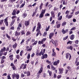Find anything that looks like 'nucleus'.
Wrapping results in <instances>:
<instances>
[{"mask_svg": "<svg viewBox=\"0 0 79 79\" xmlns=\"http://www.w3.org/2000/svg\"><path fill=\"white\" fill-rule=\"evenodd\" d=\"M45 49H43V50L42 49L41 52H40L39 53V52H37L36 53V55L37 56H41V55H44V54L45 53Z\"/></svg>", "mask_w": 79, "mask_h": 79, "instance_id": "nucleus-1", "label": "nucleus"}, {"mask_svg": "<svg viewBox=\"0 0 79 79\" xmlns=\"http://www.w3.org/2000/svg\"><path fill=\"white\" fill-rule=\"evenodd\" d=\"M42 71H43V67H42L39 71L38 73H37V78H39L40 76V74L42 73Z\"/></svg>", "mask_w": 79, "mask_h": 79, "instance_id": "nucleus-2", "label": "nucleus"}, {"mask_svg": "<svg viewBox=\"0 0 79 79\" xmlns=\"http://www.w3.org/2000/svg\"><path fill=\"white\" fill-rule=\"evenodd\" d=\"M46 9H45L44 10L43 9L42 11L41 12V13L40 15L39 16V18H42L43 17H44V15L45 14V12Z\"/></svg>", "mask_w": 79, "mask_h": 79, "instance_id": "nucleus-3", "label": "nucleus"}, {"mask_svg": "<svg viewBox=\"0 0 79 79\" xmlns=\"http://www.w3.org/2000/svg\"><path fill=\"white\" fill-rule=\"evenodd\" d=\"M51 42L54 45V46L55 47H56L58 46V43H57L56 40L54 41V40L52 39L51 40Z\"/></svg>", "mask_w": 79, "mask_h": 79, "instance_id": "nucleus-4", "label": "nucleus"}, {"mask_svg": "<svg viewBox=\"0 0 79 79\" xmlns=\"http://www.w3.org/2000/svg\"><path fill=\"white\" fill-rule=\"evenodd\" d=\"M37 26V29L36 31V32H37L38 31V30L40 31V29H41V27H42L41 26V24H40V22H38V23Z\"/></svg>", "mask_w": 79, "mask_h": 79, "instance_id": "nucleus-5", "label": "nucleus"}, {"mask_svg": "<svg viewBox=\"0 0 79 79\" xmlns=\"http://www.w3.org/2000/svg\"><path fill=\"white\" fill-rule=\"evenodd\" d=\"M10 66H12L11 68H12L13 70H15V71L16 70V67L15 66V65H14V64L12 63L11 64Z\"/></svg>", "mask_w": 79, "mask_h": 79, "instance_id": "nucleus-6", "label": "nucleus"}, {"mask_svg": "<svg viewBox=\"0 0 79 79\" xmlns=\"http://www.w3.org/2000/svg\"><path fill=\"white\" fill-rule=\"evenodd\" d=\"M60 63V60H57V61H55L53 63L54 66H57Z\"/></svg>", "mask_w": 79, "mask_h": 79, "instance_id": "nucleus-7", "label": "nucleus"}, {"mask_svg": "<svg viewBox=\"0 0 79 79\" xmlns=\"http://www.w3.org/2000/svg\"><path fill=\"white\" fill-rule=\"evenodd\" d=\"M51 17H52V18H55V12L54 11H52L51 12Z\"/></svg>", "mask_w": 79, "mask_h": 79, "instance_id": "nucleus-8", "label": "nucleus"}, {"mask_svg": "<svg viewBox=\"0 0 79 79\" xmlns=\"http://www.w3.org/2000/svg\"><path fill=\"white\" fill-rule=\"evenodd\" d=\"M53 35H54V33L52 32L50 33L49 35V39H52V38L53 37Z\"/></svg>", "mask_w": 79, "mask_h": 79, "instance_id": "nucleus-9", "label": "nucleus"}, {"mask_svg": "<svg viewBox=\"0 0 79 79\" xmlns=\"http://www.w3.org/2000/svg\"><path fill=\"white\" fill-rule=\"evenodd\" d=\"M61 32L64 34L67 33V32H68V29H66L65 30V31L64 30V29H62Z\"/></svg>", "mask_w": 79, "mask_h": 79, "instance_id": "nucleus-10", "label": "nucleus"}, {"mask_svg": "<svg viewBox=\"0 0 79 79\" xmlns=\"http://www.w3.org/2000/svg\"><path fill=\"white\" fill-rule=\"evenodd\" d=\"M43 56L41 57V59H44V58H47L48 57V56L47 54H45L44 55H42Z\"/></svg>", "mask_w": 79, "mask_h": 79, "instance_id": "nucleus-11", "label": "nucleus"}, {"mask_svg": "<svg viewBox=\"0 0 79 79\" xmlns=\"http://www.w3.org/2000/svg\"><path fill=\"white\" fill-rule=\"evenodd\" d=\"M58 69L59 72V74H63V71L64 70V69H63L59 68Z\"/></svg>", "mask_w": 79, "mask_h": 79, "instance_id": "nucleus-12", "label": "nucleus"}, {"mask_svg": "<svg viewBox=\"0 0 79 79\" xmlns=\"http://www.w3.org/2000/svg\"><path fill=\"white\" fill-rule=\"evenodd\" d=\"M29 21H25L24 23V24L25 25V26L27 27L29 25Z\"/></svg>", "mask_w": 79, "mask_h": 79, "instance_id": "nucleus-13", "label": "nucleus"}, {"mask_svg": "<svg viewBox=\"0 0 79 79\" xmlns=\"http://www.w3.org/2000/svg\"><path fill=\"white\" fill-rule=\"evenodd\" d=\"M16 9H14L12 13V15L13 16H16Z\"/></svg>", "mask_w": 79, "mask_h": 79, "instance_id": "nucleus-14", "label": "nucleus"}, {"mask_svg": "<svg viewBox=\"0 0 79 79\" xmlns=\"http://www.w3.org/2000/svg\"><path fill=\"white\" fill-rule=\"evenodd\" d=\"M20 34H21V33L20 32H18L17 31H16L15 34V36L20 35Z\"/></svg>", "mask_w": 79, "mask_h": 79, "instance_id": "nucleus-15", "label": "nucleus"}, {"mask_svg": "<svg viewBox=\"0 0 79 79\" xmlns=\"http://www.w3.org/2000/svg\"><path fill=\"white\" fill-rule=\"evenodd\" d=\"M31 48H29V46H27L26 47V48L27 49V51L28 52H29V51H30V52H31V50H32V47L31 46H30Z\"/></svg>", "mask_w": 79, "mask_h": 79, "instance_id": "nucleus-16", "label": "nucleus"}, {"mask_svg": "<svg viewBox=\"0 0 79 79\" xmlns=\"http://www.w3.org/2000/svg\"><path fill=\"white\" fill-rule=\"evenodd\" d=\"M13 54H11V55H9V58H10V60L11 61L13 60Z\"/></svg>", "mask_w": 79, "mask_h": 79, "instance_id": "nucleus-17", "label": "nucleus"}, {"mask_svg": "<svg viewBox=\"0 0 79 79\" xmlns=\"http://www.w3.org/2000/svg\"><path fill=\"white\" fill-rule=\"evenodd\" d=\"M17 45H18V44H17L16 43H15L12 45V47L14 49H15V48H16Z\"/></svg>", "mask_w": 79, "mask_h": 79, "instance_id": "nucleus-18", "label": "nucleus"}, {"mask_svg": "<svg viewBox=\"0 0 79 79\" xmlns=\"http://www.w3.org/2000/svg\"><path fill=\"white\" fill-rule=\"evenodd\" d=\"M31 37H30V38H28L27 39V41H26V44H28V43L29 42V41H31Z\"/></svg>", "mask_w": 79, "mask_h": 79, "instance_id": "nucleus-19", "label": "nucleus"}, {"mask_svg": "<svg viewBox=\"0 0 79 79\" xmlns=\"http://www.w3.org/2000/svg\"><path fill=\"white\" fill-rule=\"evenodd\" d=\"M4 22L6 26L7 27L8 26V21L4 20Z\"/></svg>", "mask_w": 79, "mask_h": 79, "instance_id": "nucleus-20", "label": "nucleus"}, {"mask_svg": "<svg viewBox=\"0 0 79 79\" xmlns=\"http://www.w3.org/2000/svg\"><path fill=\"white\" fill-rule=\"evenodd\" d=\"M31 32L29 31H28L26 33V36H28V35H31Z\"/></svg>", "mask_w": 79, "mask_h": 79, "instance_id": "nucleus-21", "label": "nucleus"}, {"mask_svg": "<svg viewBox=\"0 0 79 79\" xmlns=\"http://www.w3.org/2000/svg\"><path fill=\"white\" fill-rule=\"evenodd\" d=\"M5 50H6V48L5 47H4L3 48L1 49V53L2 52H5Z\"/></svg>", "mask_w": 79, "mask_h": 79, "instance_id": "nucleus-22", "label": "nucleus"}, {"mask_svg": "<svg viewBox=\"0 0 79 79\" xmlns=\"http://www.w3.org/2000/svg\"><path fill=\"white\" fill-rule=\"evenodd\" d=\"M36 32H37L36 34V37H37V36H38V35H39V34H41L40 30H38V31H36Z\"/></svg>", "mask_w": 79, "mask_h": 79, "instance_id": "nucleus-23", "label": "nucleus"}, {"mask_svg": "<svg viewBox=\"0 0 79 79\" xmlns=\"http://www.w3.org/2000/svg\"><path fill=\"white\" fill-rule=\"evenodd\" d=\"M48 73L50 76H52V71H50V70H48Z\"/></svg>", "mask_w": 79, "mask_h": 79, "instance_id": "nucleus-24", "label": "nucleus"}, {"mask_svg": "<svg viewBox=\"0 0 79 79\" xmlns=\"http://www.w3.org/2000/svg\"><path fill=\"white\" fill-rule=\"evenodd\" d=\"M27 16V14L26 13H24L23 14L22 16L24 18H26V16Z\"/></svg>", "mask_w": 79, "mask_h": 79, "instance_id": "nucleus-25", "label": "nucleus"}, {"mask_svg": "<svg viewBox=\"0 0 79 79\" xmlns=\"http://www.w3.org/2000/svg\"><path fill=\"white\" fill-rule=\"evenodd\" d=\"M6 36L7 37V38H8L9 40H11V37L10 36L8 35V34H6Z\"/></svg>", "mask_w": 79, "mask_h": 79, "instance_id": "nucleus-26", "label": "nucleus"}, {"mask_svg": "<svg viewBox=\"0 0 79 79\" xmlns=\"http://www.w3.org/2000/svg\"><path fill=\"white\" fill-rule=\"evenodd\" d=\"M15 77H16V79H18L19 78V75L18 73L16 74Z\"/></svg>", "mask_w": 79, "mask_h": 79, "instance_id": "nucleus-27", "label": "nucleus"}, {"mask_svg": "<svg viewBox=\"0 0 79 79\" xmlns=\"http://www.w3.org/2000/svg\"><path fill=\"white\" fill-rule=\"evenodd\" d=\"M16 74L15 73H14L12 75V78L13 79H14L15 78V77H16Z\"/></svg>", "mask_w": 79, "mask_h": 79, "instance_id": "nucleus-28", "label": "nucleus"}, {"mask_svg": "<svg viewBox=\"0 0 79 79\" xmlns=\"http://www.w3.org/2000/svg\"><path fill=\"white\" fill-rule=\"evenodd\" d=\"M43 7V3H41V5L40 6V10H41Z\"/></svg>", "mask_w": 79, "mask_h": 79, "instance_id": "nucleus-29", "label": "nucleus"}, {"mask_svg": "<svg viewBox=\"0 0 79 79\" xmlns=\"http://www.w3.org/2000/svg\"><path fill=\"white\" fill-rule=\"evenodd\" d=\"M51 69H52L53 71H55V68L52 65L51 66Z\"/></svg>", "mask_w": 79, "mask_h": 79, "instance_id": "nucleus-30", "label": "nucleus"}, {"mask_svg": "<svg viewBox=\"0 0 79 79\" xmlns=\"http://www.w3.org/2000/svg\"><path fill=\"white\" fill-rule=\"evenodd\" d=\"M25 40H24V39H23L22 40L21 42L20 43V45H23V44H24V43Z\"/></svg>", "mask_w": 79, "mask_h": 79, "instance_id": "nucleus-31", "label": "nucleus"}, {"mask_svg": "<svg viewBox=\"0 0 79 79\" xmlns=\"http://www.w3.org/2000/svg\"><path fill=\"white\" fill-rule=\"evenodd\" d=\"M61 77H62V76H61V75H59L57 76V79H60V78H61Z\"/></svg>", "mask_w": 79, "mask_h": 79, "instance_id": "nucleus-32", "label": "nucleus"}, {"mask_svg": "<svg viewBox=\"0 0 79 79\" xmlns=\"http://www.w3.org/2000/svg\"><path fill=\"white\" fill-rule=\"evenodd\" d=\"M27 77H28L29 76H31V73H30V71H28L27 72Z\"/></svg>", "mask_w": 79, "mask_h": 79, "instance_id": "nucleus-33", "label": "nucleus"}, {"mask_svg": "<svg viewBox=\"0 0 79 79\" xmlns=\"http://www.w3.org/2000/svg\"><path fill=\"white\" fill-rule=\"evenodd\" d=\"M37 13V12H34L33 13L32 15V17H34V16L36 15V13Z\"/></svg>", "mask_w": 79, "mask_h": 79, "instance_id": "nucleus-34", "label": "nucleus"}, {"mask_svg": "<svg viewBox=\"0 0 79 79\" xmlns=\"http://www.w3.org/2000/svg\"><path fill=\"white\" fill-rule=\"evenodd\" d=\"M47 34V32H45L43 34V37H46Z\"/></svg>", "mask_w": 79, "mask_h": 79, "instance_id": "nucleus-35", "label": "nucleus"}, {"mask_svg": "<svg viewBox=\"0 0 79 79\" xmlns=\"http://www.w3.org/2000/svg\"><path fill=\"white\" fill-rule=\"evenodd\" d=\"M75 63H77L76 66H79V62H77V60H76L75 62Z\"/></svg>", "mask_w": 79, "mask_h": 79, "instance_id": "nucleus-36", "label": "nucleus"}, {"mask_svg": "<svg viewBox=\"0 0 79 79\" xmlns=\"http://www.w3.org/2000/svg\"><path fill=\"white\" fill-rule=\"evenodd\" d=\"M37 42H38L37 41H35L34 43L32 44V45H36L37 44Z\"/></svg>", "mask_w": 79, "mask_h": 79, "instance_id": "nucleus-37", "label": "nucleus"}, {"mask_svg": "<svg viewBox=\"0 0 79 79\" xmlns=\"http://www.w3.org/2000/svg\"><path fill=\"white\" fill-rule=\"evenodd\" d=\"M24 64H22L21 66H20L19 69H23L22 67L24 66Z\"/></svg>", "mask_w": 79, "mask_h": 79, "instance_id": "nucleus-38", "label": "nucleus"}, {"mask_svg": "<svg viewBox=\"0 0 79 79\" xmlns=\"http://www.w3.org/2000/svg\"><path fill=\"white\" fill-rule=\"evenodd\" d=\"M66 24V22H63L62 23V26H65Z\"/></svg>", "mask_w": 79, "mask_h": 79, "instance_id": "nucleus-39", "label": "nucleus"}, {"mask_svg": "<svg viewBox=\"0 0 79 79\" xmlns=\"http://www.w3.org/2000/svg\"><path fill=\"white\" fill-rule=\"evenodd\" d=\"M18 27H19L21 28L22 27V23H20L18 25Z\"/></svg>", "mask_w": 79, "mask_h": 79, "instance_id": "nucleus-40", "label": "nucleus"}, {"mask_svg": "<svg viewBox=\"0 0 79 79\" xmlns=\"http://www.w3.org/2000/svg\"><path fill=\"white\" fill-rule=\"evenodd\" d=\"M24 3L22 4L20 6V8H23V6H24V5H25V2H24Z\"/></svg>", "mask_w": 79, "mask_h": 79, "instance_id": "nucleus-41", "label": "nucleus"}, {"mask_svg": "<svg viewBox=\"0 0 79 79\" xmlns=\"http://www.w3.org/2000/svg\"><path fill=\"white\" fill-rule=\"evenodd\" d=\"M21 35H24L25 34V32H24V31H22L21 32Z\"/></svg>", "mask_w": 79, "mask_h": 79, "instance_id": "nucleus-42", "label": "nucleus"}, {"mask_svg": "<svg viewBox=\"0 0 79 79\" xmlns=\"http://www.w3.org/2000/svg\"><path fill=\"white\" fill-rule=\"evenodd\" d=\"M39 44H43V40H42L41 41H38Z\"/></svg>", "mask_w": 79, "mask_h": 79, "instance_id": "nucleus-43", "label": "nucleus"}, {"mask_svg": "<svg viewBox=\"0 0 79 79\" xmlns=\"http://www.w3.org/2000/svg\"><path fill=\"white\" fill-rule=\"evenodd\" d=\"M30 57H31V55H30V54L29 53L28 54L27 56V59H28L29 60V59H30Z\"/></svg>", "mask_w": 79, "mask_h": 79, "instance_id": "nucleus-44", "label": "nucleus"}, {"mask_svg": "<svg viewBox=\"0 0 79 79\" xmlns=\"http://www.w3.org/2000/svg\"><path fill=\"white\" fill-rule=\"evenodd\" d=\"M74 35H72L71 36V37H70V39L71 40H73L74 39Z\"/></svg>", "mask_w": 79, "mask_h": 79, "instance_id": "nucleus-45", "label": "nucleus"}, {"mask_svg": "<svg viewBox=\"0 0 79 79\" xmlns=\"http://www.w3.org/2000/svg\"><path fill=\"white\" fill-rule=\"evenodd\" d=\"M3 21H4L3 19L0 20V25H2V24H3Z\"/></svg>", "mask_w": 79, "mask_h": 79, "instance_id": "nucleus-46", "label": "nucleus"}, {"mask_svg": "<svg viewBox=\"0 0 79 79\" xmlns=\"http://www.w3.org/2000/svg\"><path fill=\"white\" fill-rule=\"evenodd\" d=\"M15 18H17V16H16V15L14 16H13L11 17V19H12V20H13V19H15Z\"/></svg>", "mask_w": 79, "mask_h": 79, "instance_id": "nucleus-47", "label": "nucleus"}, {"mask_svg": "<svg viewBox=\"0 0 79 79\" xmlns=\"http://www.w3.org/2000/svg\"><path fill=\"white\" fill-rule=\"evenodd\" d=\"M12 40L13 41V42H15V41H16V39L14 38V37H11Z\"/></svg>", "mask_w": 79, "mask_h": 79, "instance_id": "nucleus-48", "label": "nucleus"}, {"mask_svg": "<svg viewBox=\"0 0 79 79\" xmlns=\"http://www.w3.org/2000/svg\"><path fill=\"white\" fill-rule=\"evenodd\" d=\"M62 19V16H60L59 18H58L57 19L58 21H60Z\"/></svg>", "mask_w": 79, "mask_h": 79, "instance_id": "nucleus-49", "label": "nucleus"}, {"mask_svg": "<svg viewBox=\"0 0 79 79\" xmlns=\"http://www.w3.org/2000/svg\"><path fill=\"white\" fill-rule=\"evenodd\" d=\"M26 66H27V64H24L22 69H26Z\"/></svg>", "mask_w": 79, "mask_h": 79, "instance_id": "nucleus-50", "label": "nucleus"}, {"mask_svg": "<svg viewBox=\"0 0 79 79\" xmlns=\"http://www.w3.org/2000/svg\"><path fill=\"white\" fill-rule=\"evenodd\" d=\"M23 50H22L20 53V56H23Z\"/></svg>", "mask_w": 79, "mask_h": 79, "instance_id": "nucleus-51", "label": "nucleus"}, {"mask_svg": "<svg viewBox=\"0 0 79 79\" xmlns=\"http://www.w3.org/2000/svg\"><path fill=\"white\" fill-rule=\"evenodd\" d=\"M66 18H68V19H69V14H68L65 17Z\"/></svg>", "mask_w": 79, "mask_h": 79, "instance_id": "nucleus-52", "label": "nucleus"}, {"mask_svg": "<svg viewBox=\"0 0 79 79\" xmlns=\"http://www.w3.org/2000/svg\"><path fill=\"white\" fill-rule=\"evenodd\" d=\"M69 54L68 53H67L66 54V58H67V59H68V58H69Z\"/></svg>", "mask_w": 79, "mask_h": 79, "instance_id": "nucleus-53", "label": "nucleus"}, {"mask_svg": "<svg viewBox=\"0 0 79 79\" xmlns=\"http://www.w3.org/2000/svg\"><path fill=\"white\" fill-rule=\"evenodd\" d=\"M60 26H61V24L60 23L57 24L56 25L57 28H60Z\"/></svg>", "mask_w": 79, "mask_h": 79, "instance_id": "nucleus-54", "label": "nucleus"}, {"mask_svg": "<svg viewBox=\"0 0 79 79\" xmlns=\"http://www.w3.org/2000/svg\"><path fill=\"white\" fill-rule=\"evenodd\" d=\"M52 56H55V57H56V53L53 52L52 54Z\"/></svg>", "mask_w": 79, "mask_h": 79, "instance_id": "nucleus-55", "label": "nucleus"}, {"mask_svg": "<svg viewBox=\"0 0 79 79\" xmlns=\"http://www.w3.org/2000/svg\"><path fill=\"white\" fill-rule=\"evenodd\" d=\"M68 36H66L64 38L63 40H66L67 39H68Z\"/></svg>", "mask_w": 79, "mask_h": 79, "instance_id": "nucleus-56", "label": "nucleus"}, {"mask_svg": "<svg viewBox=\"0 0 79 79\" xmlns=\"http://www.w3.org/2000/svg\"><path fill=\"white\" fill-rule=\"evenodd\" d=\"M35 28H36V26H35L34 27H33V29H32V32H34L35 31Z\"/></svg>", "mask_w": 79, "mask_h": 79, "instance_id": "nucleus-57", "label": "nucleus"}, {"mask_svg": "<svg viewBox=\"0 0 79 79\" xmlns=\"http://www.w3.org/2000/svg\"><path fill=\"white\" fill-rule=\"evenodd\" d=\"M53 77L54 79H55V78H56L57 76H56V73H54L53 75Z\"/></svg>", "mask_w": 79, "mask_h": 79, "instance_id": "nucleus-58", "label": "nucleus"}, {"mask_svg": "<svg viewBox=\"0 0 79 79\" xmlns=\"http://www.w3.org/2000/svg\"><path fill=\"white\" fill-rule=\"evenodd\" d=\"M16 57L17 59H19L20 56H19V55H17L16 56Z\"/></svg>", "mask_w": 79, "mask_h": 79, "instance_id": "nucleus-59", "label": "nucleus"}, {"mask_svg": "<svg viewBox=\"0 0 79 79\" xmlns=\"http://www.w3.org/2000/svg\"><path fill=\"white\" fill-rule=\"evenodd\" d=\"M1 30H2L3 31H4V30L5 29V27H1Z\"/></svg>", "mask_w": 79, "mask_h": 79, "instance_id": "nucleus-60", "label": "nucleus"}, {"mask_svg": "<svg viewBox=\"0 0 79 79\" xmlns=\"http://www.w3.org/2000/svg\"><path fill=\"white\" fill-rule=\"evenodd\" d=\"M49 29H50V26H48V27L46 29V31H48V30H49Z\"/></svg>", "mask_w": 79, "mask_h": 79, "instance_id": "nucleus-61", "label": "nucleus"}, {"mask_svg": "<svg viewBox=\"0 0 79 79\" xmlns=\"http://www.w3.org/2000/svg\"><path fill=\"white\" fill-rule=\"evenodd\" d=\"M46 63H47L48 64H50L51 63V61H49L48 60H46Z\"/></svg>", "mask_w": 79, "mask_h": 79, "instance_id": "nucleus-62", "label": "nucleus"}, {"mask_svg": "<svg viewBox=\"0 0 79 79\" xmlns=\"http://www.w3.org/2000/svg\"><path fill=\"white\" fill-rule=\"evenodd\" d=\"M55 24V20H53L50 23V24Z\"/></svg>", "mask_w": 79, "mask_h": 79, "instance_id": "nucleus-63", "label": "nucleus"}, {"mask_svg": "<svg viewBox=\"0 0 79 79\" xmlns=\"http://www.w3.org/2000/svg\"><path fill=\"white\" fill-rule=\"evenodd\" d=\"M7 79H11V78L10 77V75H8L7 77Z\"/></svg>", "mask_w": 79, "mask_h": 79, "instance_id": "nucleus-64", "label": "nucleus"}]
</instances>
